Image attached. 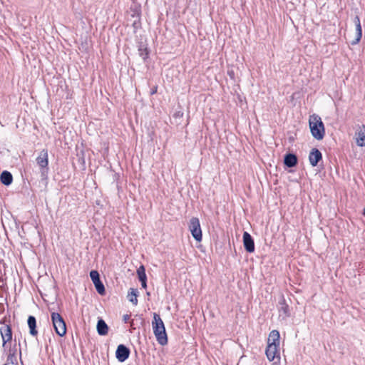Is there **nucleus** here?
<instances>
[{
  "instance_id": "1",
  "label": "nucleus",
  "mask_w": 365,
  "mask_h": 365,
  "mask_svg": "<svg viewBox=\"0 0 365 365\" xmlns=\"http://www.w3.org/2000/svg\"><path fill=\"white\" fill-rule=\"evenodd\" d=\"M0 334L2 339V346L6 351H8L9 346H11L12 340V323L11 316H4L0 320Z\"/></svg>"
},
{
  "instance_id": "2",
  "label": "nucleus",
  "mask_w": 365,
  "mask_h": 365,
  "mask_svg": "<svg viewBox=\"0 0 365 365\" xmlns=\"http://www.w3.org/2000/svg\"><path fill=\"white\" fill-rule=\"evenodd\" d=\"M152 328L153 334L158 344L162 346L166 345L168 342V339L165 331V327L160 316L157 313H153Z\"/></svg>"
},
{
  "instance_id": "3",
  "label": "nucleus",
  "mask_w": 365,
  "mask_h": 365,
  "mask_svg": "<svg viewBox=\"0 0 365 365\" xmlns=\"http://www.w3.org/2000/svg\"><path fill=\"white\" fill-rule=\"evenodd\" d=\"M309 126L312 136L317 140H321L325 135V128L319 115L312 114L309 118Z\"/></svg>"
},
{
  "instance_id": "4",
  "label": "nucleus",
  "mask_w": 365,
  "mask_h": 365,
  "mask_svg": "<svg viewBox=\"0 0 365 365\" xmlns=\"http://www.w3.org/2000/svg\"><path fill=\"white\" fill-rule=\"evenodd\" d=\"M51 321L56 333L60 336L66 334V325L61 315L56 312L51 314Z\"/></svg>"
},
{
  "instance_id": "5",
  "label": "nucleus",
  "mask_w": 365,
  "mask_h": 365,
  "mask_svg": "<svg viewBox=\"0 0 365 365\" xmlns=\"http://www.w3.org/2000/svg\"><path fill=\"white\" fill-rule=\"evenodd\" d=\"M188 227L194 239L197 242H200L202 239V234L199 219L195 217H192Z\"/></svg>"
},
{
  "instance_id": "6",
  "label": "nucleus",
  "mask_w": 365,
  "mask_h": 365,
  "mask_svg": "<svg viewBox=\"0 0 365 365\" xmlns=\"http://www.w3.org/2000/svg\"><path fill=\"white\" fill-rule=\"evenodd\" d=\"M279 346H268L267 345L265 349V354L267 359L269 361H274L272 365H276L277 363L280 361V352H279Z\"/></svg>"
},
{
  "instance_id": "7",
  "label": "nucleus",
  "mask_w": 365,
  "mask_h": 365,
  "mask_svg": "<svg viewBox=\"0 0 365 365\" xmlns=\"http://www.w3.org/2000/svg\"><path fill=\"white\" fill-rule=\"evenodd\" d=\"M36 163L40 167L41 173H44L48 170V154L46 149H43L36 158Z\"/></svg>"
},
{
  "instance_id": "8",
  "label": "nucleus",
  "mask_w": 365,
  "mask_h": 365,
  "mask_svg": "<svg viewBox=\"0 0 365 365\" xmlns=\"http://www.w3.org/2000/svg\"><path fill=\"white\" fill-rule=\"evenodd\" d=\"M17 351L16 344L13 346H9L8 351H6L7 359L4 365H18Z\"/></svg>"
},
{
  "instance_id": "9",
  "label": "nucleus",
  "mask_w": 365,
  "mask_h": 365,
  "mask_svg": "<svg viewBox=\"0 0 365 365\" xmlns=\"http://www.w3.org/2000/svg\"><path fill=\"white\" fill-rule=\"evenodd\" d=\"M129 355H130V350L128 348H127L123 344L118 345L116 352H115V356L119 361H120V362L125 361L129 357Z\"/></svg>"
},
{
  "instance_id": "10",
  "label": "nucleus",
  "mask_w": 365,
  "mask_h": 365,
  "mask_svg": "<svg viewBox=\"0 0 365 365\" xmlns=\"http://www.w3.org/2000/svg\"><path fill=\"white\" fill-rule=\"evenodd\" d=\"M243 245L247 252L252 253L255 251L254 240L247 232L243 233Z\"/></svg>"
},
{
  "instance_id": "11",
  "label": "nucleus",
  "mask_w": 365,
  "mask_h": 365,
  "mask_svg": "<svg viewBox=\"0 0 365 365\" xmlns=\"http://www.w3.org/2000/svg\"><path fill=\"white\" fill-rule=\"evenodd\" d=\"M356 143L359 147L365 146V125H362L355 133Z\"/></svg>"
},
{
  "instance_id": "12",
  "label": "nucleus",
  "mask_w": 365,
  "mask_h": 365,
  "mask_svg": "<svg viewBox=\"0 0 365 365\" xmlns=\"http://www.w3.org/2000/svg\"><path fill=\"white\" fill-rule=\"evenodd\" d=\"M322 159V155L317 148H313L309 155V160L310 164L315 167L318 163Z\"/></svg>"
},
{
  "instance_id": "13",
  "label": "nucleus",
  "mask_w": 365,
  "mask_h": 365,
  "mask_svg": "<svg viewBox=\"0 0 365 365\" xmlns=\"http://www.w3.org/2000/svg\"><path fill=\"white\" fill-rule=\"evenodd\" d=\"M268 346L280 345V334L277 330H272L269 332L267 341Z\"/></svg>"
},
{
  "instance_id": "14",
  "label": "nucleus",
  "mask_w": 365,
  "mask_h": 365,
  "mask_svg": "<svg viewBox=\"0 0 365 365\" xmlns=\"http://www.w3.org/2000/svg\"><path fill=\"white\" fill-rule=\"evenodd\" d=\"M354 23L356 25V34L355 40L351 42L352 45L357 44L360 41V40L362 37V29H361L360 19L358 16H355Z\"/></svg>"
},
{
  "instance_id": "15",
  "label": "nucleus",
  "mask_w": 365,
  "mask_h": 365,
  "mask_svg": "<svg viewBox=\"0 0 365 365\" xmlns=\"http://www.w3.org/2000/svg\"><path fill=\"white\" fill-rule=\"evenodd\" d=\"M97 331L99 335L105 336L108 332V327L103 319H99L97 323Z\"/></svg>"
},
{
  "instance_id": "16",
  "label": "nucleus",
  "mask_w": 365,
  "mask_h": 365,
  "mask_svg": "<svg viewBox=\"0 0 365 365\" xmlns=\"http://www.w3.org/2000/svg\"><path fill=\"white\" fill-rule=\"evenodd\" d=\"M0 180L2 184L9 185L12 183L13 176L10 172L5 170L1 174Z\"/></svg>"
},
{
  "instance_id": "17",
  "label": "nucleus",
  "mask_w": 365,
  "mask_h": 365,
  "mask_svg": "<svg viewBox=\"0 0 365 365\" xmlns=\"http://www.w3.org/2000/svg\"><path fill=\"white\" fill-rule=\"evenodd\" d=\"M284 162L287 167L292 168L297 165V158L294 154L289 153L286 155Z\"/></svg>"
},
{
  "instance_id": "18",
  "label": "nucleus",
  "mask_w": 365,
  "mask_h": 365,
  "mask_svg": "<svg viewBox=\"0 0 365 365\" xmlns=\"http://www.w3.org/2000/svg\"><path fill=\"white\" fill-rule=\"evenodd\" d=\"M28 325L29 327V332L32 336H36L38 331L36 330V318L33 316H29L28 318Z\"/></svg>"
},
{
  "instance_id": "19",
  "label": "nucleus",
  "mask_w": 365,
  "mask_h": 365,
  "mask_svg": "<svg viewBox=\"0 0 365 365\" xmlns=\"http://www.w3.org/2000/svg\"><path fill=\"white\" fill-rule=\"evenodd\" d=\"M128 300L130 302H132L134 305H137L138 302L137 290L133 288H130L128 291Z\"/></svg>"
},
{
  "instance_id": "20",
  "label": "nucleus",
  "mask_w": 365,
  "mask_h": 365,
  "mask_svg": "<svg viewBox=\"0 0 365 365\" xmlns=\"http://www.w3.org/2000/svg\"><path fill=\"white\" fill-rule=\"evenodd\" d=\"M137 274L140 281L147 280L145 269L143 265H141L138 268Z\"/></svg>"
},
{
  "instance_id": "21",
  "label": "nucleus",
  "mask_w": 365,
  "mask_h": 365,
  "mask_svg": "<svg viewBox=\"0 0 365 365\" xmlns=\"http://www.w3.org/2000/svg\"><path fill=\"white\" fill-rule=\"evenodd\" d=\"M281 307L279 309V313H283L284 316L287 317L289 316V306L286 304L284 299L282 300V302H280Z\"/></svg>"
},
{
  "instance_id": "22",
  "label": "nucleus",
  "mask_w": 365,
  "mask_h": 365,
  "mask_svg": "<svg viewBox=\"0 0 365 365\" xmlns=\"http://www.w3.org/2000/svg\"><path fill=\"white\" fill-rule=\"evenodd\" d=\"M90 277L93 284L98 282L100 279L99 273L96 270L90 272Z\"/></svg>"
},
{
  "instance_id": "23",
  "label": "nucleus",
  "mask_w": 365,
  "mask_h": 365,
  "mask_svg": "<svg viewBox=\"0 0 365 365\" xmlns=\"http://www.w3.org/2000/svg\"><path fill=\"white\" fill-rule=\"evenodd\" d=\"M94 285L97 292L100 294L103 295L105 294V287L101 280L98 282L95 283Z\"/></svg>"
},
{
  "instance_id": "24",
  "label": "nucleus",
  "mask_w": 365,
  "mask_h": 365,
  "mask_svg": "<svg viewBox=\"0 0 365 365\" xmlns=\"http://www.w3.org/2000/svg\"><path fill=\"white\" fill-rule=\"evenodd\" d=\"M130 318V314H125L123 317V321L125 323H127L129 321Z\"/></svg>"
},
{
  "instance_id": "25",
  "label": "nucleus",
  "mask_w": 365,
  "mask_h": 365,
  "mask_svg": "<svg viewBox=\"0 0 365 365\" xmlns=\"http://www.w3.org/2000/svg\"><path fill=\"white\" fill-rule=\"evenodd\" d=\"M157 91H158V86H154V87L151 89V91H150V95H154V94H155V93H157Z\"/></svg>"
},
{
  "instance_id": "26",
  "label": "nucleus",
  "mask_w": 365,
  "mask_h": 365,
  "mask_svg": "<svg viewBox=\"0 0 365 365\" xmlns=\"http://www.w3.org/2000/svg\"><path fill=\"white\" fill-rule=\"evenodd\" d=\"M147 280H143V281H140L141 282V285L142 287L144 288V289H146L147 287V283H146Z\"/></svg>"
}]
</instances>
